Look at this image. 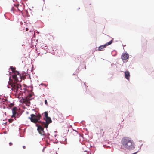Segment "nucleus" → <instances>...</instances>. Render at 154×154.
Instances as JSON below:
<instances>
[{
  "mask_svg": "<svg viewBox=\"0 0 154 154\" xmlns=\"http://www.w3.org/2000/svg\"><path fill=\"white\" fill-rule=\"evenodd\" d=\"M121 148H125L129 150H133L135 148V144L131 138L127 137L122 138L121 141Z\"/></svg>",
  "mask_w": 154,
  "mask_h": 154,
  "instance_id": "nucleus-1",
  "label": "nucleus"
},
{
  "mask_svg": "<svg viewBox=\"0 0 154 154\" xmlns=\"http://www.w3.org/2000/svg\"><path fill=\"white\" fill-rule=\"evenodd\" d=\"M31 117H29V119H30V121L32 122H33L35 123L38 122L41 124L42 122L40 120L41 117V115L38 114L37 116H35L34 114H31Z\"/></svg>",
  "mask_w": 154,
  "mask_h": 154,
  "instance_id": "nucleus-2",
  "label": "nucleus"
},
{
  "mask_svg": "<svg viewBox=\"0 0 154 154\" xmlns=\"http://www.w3.org/2000/svg\"><path fill=\"white\" fill-rule=\"evenodd\" d=\"M44 119L45 121V122H42L41 125L44 126V128H47L48 124L52 122V120L50 117L44 118Z\"/></svg>",
  "mask_w": 154,
  "mask_h": 154,
  "instance_id": "nucleus-3",
  "label": "nucleus"
},
{
  "mask_svg": "<svg viewBox=\"0 0 154 154\" xmlns=\"http://www.w3.org/2000/svg\"><path fill=\"white\" fill-rule=\"evenodd\" d=\"M36 125L38 127L37 130L39 133L42 135H44L45 132L44 131L43 128L41 125L37 124H36Z\"/></svg>",
  "mask_w": 154,
  "mask_h": 154,
  "instance_id": "nucleus-4",
  "label": "nucleus"
},
{
  "mask_svg": "<svg viewBox=\"0 0 154 154\" xmlns=\"http://www.w3.org/2000/svg\"><path fill=\"white\" fill-rule=\"evenodd\" d=\"M14 73V75H12V78L14 79L15 81L17 82L18 80L17 76V75H19V73L18 71H16Z\"/></svg>",
  "mask_w": 154,
  "mask_h": 154,
  "instance_id": "nucleus-5",
  "label": "nucleus"
},
{
  "mask_svg": "<svg viewBox=\"0 0 154 154\" xmlns=\"http://www.w3.org/2000/svg\"><path fill=\"white\" fill-rule=\"evenodd\" d=\"M122 57L123 60H126L129 58V55L127 53H125L122 55Z\"/></svg>",
  "mask_w": 154,
  "mask_h": 154,
  "instance_id": "nucleus-6",
  "label": "nucleus"
},
{
  "mask_svg": "<svg viewBox=\"0 0 154 154\" xmlns=\"http://www.w3.org/2000/svg\"><path fill=\"white\" fill-rule=\"evenodd\" d=\"M125 77L128 80H129L130 77V72L129 71H126L125 72Z\"/></svg>",
  "mask_w": 154,
  "mask_h": 154,
  "instance_id": "nucleus-7",
  "label": "nucleus"
},
{
  "mask_svg": "<svg viewBox=\"0 0 154 154\" xmlns=\"http://www.w3.org/2000/svg\"><path fill=\"white\" fill-rule=\"evenodd\" d=\"M106 47L105 45H102L99 47L98 50L100 51H103L104 50V48Z\"/></svg>",
  "mask_w": 154,
  "mask_h": 154,
  "instance_id": "nucleus-8",
  "label": "nucleus"
},
{
  "mask_svg": "<svg viewBox=\"0 0 154 154\" xmlns=\"http://www.w3.org/2000/svg\"><path fill=\"white\" fill-rule=\"evenodd\" d=\"M71 134L74 136H77L78 135V132L76 131H73L71 132Z\"/></svg>",
  "mask_w": 154,
  "mask_h": 154,
  "instance_id": "nucleus-9",
  "label": "nucleus"
},
{
  "mask_svg": "<svg viewBox=\"0 0 154 154\" xmlns=\"http://www.w3.org/2000/svg\"><path fill=\"white\" fill-rule=\"evenodd\" d=\"M12 85L13 86V88H12V89H14V91H17V84H13Z\"/></svg>",
  "mask_w": 154,
  "mask_h": 154,
  "instance_id": "nucleus-10",
  "label": "nucleus"
},
{
  "mask_svg": "<svg viewBox=\"0 0 154 154\" xmlns=\"http://www.w3.org/2000/svg\"><path fill=\"white\" fill-rule=\"evenodd\" d=\"M17 107H14L12 109V113L13 114H16L17 113Z\"/></svg>",
  "mask_w": 154,
  "mask_h": 154,
  "instance_id": "nucleus-11",
  "label": "nucleus"
},
{
  "mask_svg": "<svg viewBox=\"0 0 154 154\" xmlns=\"http://www.w3.org/2000/svg\"><path fill=\"white\" fill-rule=\"evenodd\" d=\"M112 40H111L109 42L106 43L105 45V46L106 47V46L107 45H110L112 43Z\"/></svg>",
  "mask_w": 154,
  "mask_h": 154,
  "instance_id": "nucleus-12",
  "label": "nucleus"
},
{
  "mask_svg": "<svg viewBox=\"0 0 154 154\" xmlns=\"http://www.w3.org/2000/svg\"><path fill=\"white\" fill-rule=\"evenodd\" d=\"M112 40H111L109 42L106 43L105 45V46L106 47V46L107 45H110L112 43Z\"/></svg>",
  "mask_w": 154,
  "mask_h": 154,
  "instance_id": "nucleus-13",
  "label": "nucleus"
},
{
  "mask_svg": "<svg viewBox=\"0 0 154 154\" xmlns=\"http://www.w3.org/2000/svg\"><path fill=\"white\" fill-rule=\"evenodd\" d=\"M10 69L12 70V71L13 72H15V71H16V68H15L13 67L12 66H11L10 67Z\"/></svg>",
  "mask_w": 154,
  "mask_h": 154,
  "instance_id": "nucleus-14",
  "label": "nucleus"
},
{
  "mask_svg": "<svg viewBox=\"0 0 154 154\" xmlns=\"http://www.w3.org/2000/svg\"><path fill=\"white\" fill-rule=\"evenodd\" d=\"M45 117L44 118H46L49 117L48 116V113L47 112H44Z\"/></svg>",
  "mask_w": 154,
  "mask_h": 154,
  "instance_id": "nucleus-15",
  "label": "nucleus"
},
{
  "mask_svg": "<svg viewBox=\"0 0 154 154\" xmlns=\"http://www.w3.org/2000/svg\"><path fill=\"white\" fill-rule=\"evenodd\" d=\"M21 85H20L17 84V90H18L20 88V87H21Z\"/></svg>",
  "mask_w": 154,
  "mask_h": 154,
  "instance_id": "nucleus-16",
  "label": "nucleus"
},
{
  "mask_svg": "<svg viewBox=\"0 0 154 154\" xmlns=\"http://www.w3.org/2000/svg\"><path fill=\"white\" fill-rule=\"evenodd\" d=\"M16 115V114H14H14H13V115H12V118H13V117H15V115Z\"/></svg>",
  "mask_w": 154,
  "mask_h": 154,
  "instance_id": "nucleus-17",
  "label": "nucleus"
},
{
  "mask_svg": "<svg viewBox=\"0 0 154 154\" xmlns=\"http://www.w3.org/2000/svg\"><path fill=\"white\" fill-rule=\"evenodd\" d=\"M9 145L11 146L13 144L11 142H10L9 143Z\"/></svg>",
  "mask_w": 154,
  "mask_h": 154,
  "instance_id": "nucleus-18",
  "label": "nucleus"
},
{
  "mask_svg": "<svg viewBox=\"0 0 154 154\" xmlns=\"http://www.w3.org/2000/svg\"><path fill=\"white\" fill-rule=\"evenodd\" d=\"M45 103L46 105H47V101L46 100H45Z\"/></svg>",
  "mask_w": 154,
  "mask_h": 154,
  "instance_id": "nucleus-19",
  "label": "nucleus"
},
{
  "mask_svg": "<svg viewBox=\"0 0 154 154\" xmlns=\"http://www.w3.org/2000/svg\"><path fill=\"white\" fill-rule=\"evenodd\" d=\"M28 30H29V29H28V28H26V31H28Z\"/></svg>",
  "mask_w": 154,
  "mask_h": 154,
  "instance_id": "nucleus-20",
  "label": "nucleus"
},
{
  "mask_svg": "<svg viewBox=\"0 0 154 154\" xmlns=\"http://www.w3.org/2000/svg\"><path fill=\"white\" fill-rule=\"evenodd\" d=\"M23 149H25V148H26V146H23Z\"/></svg>",
  "mask_w": 154,
  "mask_h": 154,
  "instance_id": "nucleus-21",
  "label": "nucleus"
},
{
  "mask_svg": "<svg viewBox=\"0 0 154 154\" xmlns=\"http://www.w3.org/2000/svg\"><path fill=\"white\" fill-rule=\"evenodd\" d=\"M19 5V4H18L17 5V8L18 9V10H20L19 9V8H18V6Z\"/></svg>",
  "mask_w": 154,
  "mask_h": 154,
  "instance_id": "nucleus-22",
  "label": "nucleus"
},
{
  "mask_svg": "<svg viewBox=\"0 0 154 154\" xmlns=\"http://www.w3.org/2000/svg\"><path fill=\"white\" fill-rule=\"evenodd\" d=\"M9 122H11V120H10V119H9Z\"/></svg>",
  "mask_w": 154,
  "mask_h": 154,
  "instance_id": "nucleus-23",
  "label": "nucleus"
},
{
  "mask_svg": "<svg viewBox=\"0 0 154 154\" xmlns=\"http://www.w3.org/2000/svg\"><path fill=\"white\" fill-rule=\"evenodd\" d=\"M9 122H11V120H10V119H9Z\"/></svg>",
  "mask_w": 154,
  "mask_h": 154,
  "instance_id": "nucleus-24",
  "label": "nucleus"
},
{
  "mask_svg": "<svg viewBox=\"0 0 154 154\" xmlns=\"http://www.w3.org/2000/svg\"><path fill=\"white\" fill-rule=\"evenodd\" d=\"M27 102L28 103H30V102H29L28 101H27Z\"/></svg>",
  "mask_w": 154,
  "mask_h": 154,
  "instance_id": "nucleus-25",
  "label": "nucleus"
},
{
  "mask_svg": "<svg viewBox=\"0 0 154 154\" xmlns=\"http://www.w3.org/2000/svg\"><path fill=\"white\" fill-rule=\"evenodd\" d=\"M56 154H57V153H56Z\"/></svg>",
  "mask_w": 154,
  "mask_h": 154,
  "instance_id": "nucleus-26",
  "label": "nucleus"
}]
</instances>
